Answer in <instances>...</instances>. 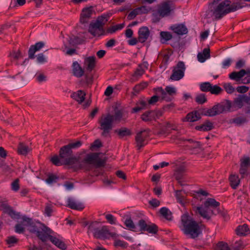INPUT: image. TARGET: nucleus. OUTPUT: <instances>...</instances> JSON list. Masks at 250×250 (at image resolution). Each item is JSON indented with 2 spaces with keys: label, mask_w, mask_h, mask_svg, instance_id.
Here are the masks:
<instances>
[{
  "label": "nucleus",
  "mask_w": 250,
  "mask_h": 250,
  "mask_svg": "<svg viewBox=\"0 0 250 250\" xmlns=\"http://www.w3.org/2000/svg\"><path fill=\"white\" fill-rule=\"evenodd\" d=\"M181 222V230L186 235L192 239L199 237L205 227L201 222H197L187 213L182 215Z\"/></svg>",
  "instance_id": "nucleus-1"
},
{
  "label": "nucleus",
  "mask_w": 250,
  "mask_h": 250,
  "mask_svg": "<svg viewBox=\"0 0 250 250\" xmlns=\"http://www.w3.org/2000/svg\"><path fill=\"white\" fill-rule=\"evenodd\" d=\"M82 145L81 141L74 142H70L68 145L61 147L59 151V157L63 164L65 165H72L79 163V158L73 155L72 149L80 147Z\"/></svg>",
  "instance_id": "nucleus-2"
},
{
  "label": "nucleus",
  "mask_w": 250,
  "mask_h": 250,
  "mask_svg": "<svg viewBox=\"0 0 250 250\" xmlns=\"http://www.w3.org/2000/svg\"><path fill=\"white\" fill-rule=\"evenodd\" d=\"M23 220L29 225V231L36 234V236L42 242H46L49 234L53 233V231L44 224L40 222L34 223L29 218L24 217Z\"/></svg>",
  "instance_id": "nucleus-3"
},
{
  "label": "nucleus",
  "mask_w": 250,
  "mask_h": 250,
  "mask_svg": "<svg viewBox=\"0 0 250 250\" xmlns=\"http://www.w3.org/2000/svg\"><path fill=\"white\" fill-rule=\"evenodd\" d=\"M230 3V1L225 0L219 4L213 12L216 20L220 19L226 14L243 7L239 3H233L232 4Z\"/></svg>",
  "instance_id": "nucleus-4"
},
{
  "label": "nucleus",
  "mask_w": 250,
  "mask_h": 250,
  "mask_svg": "<svg viewBox=\"0 0 250 250\" xmlns=\"http://www.w3.org/2000/svg\"><path fill=\"white\" fill-rule=\"evenodd\" d=\"M231 106V102L227 101L225 103H220L214 105L211 108L203 109L201 111V114L209 117L214 116L225 111H229Z\"/></svg>",
  "instance_id": "nucleus-5"
},
{
  "label": "nucleus",
  "mask_w": 250,
  "mask_h": 250,
  "mask_svg": "<svg viewBox=\"0 0 250 250\" xmlns=\"http://www.w3.org/2000/svg\"><path fill=\"white\" fill-rule=\"evenodd\" d=\"M112 115L108 113L103 114L99 119L98 123L100 125L99 128L102 130L101 135L104 137L109 136V134L113 127L114 123Z\"/></svg>",
  "instance_id": "nucleus-6"
},
{
  "label": "nucleus",
  "mask_w": 250,
  "mask_h": 250,
  "mask_svg": "<svg viewBox=\"0 0 250 250\" xmlns=\"http://www.w3.org/2000/svg\"><path fill=\"white\" fill-rule=\"evenodd\" d=\"M186 66L184 62L180 61L173 67L172 73L170 77V79L173 81H178L181 79L184 76Z\"/></svg>",
  "instance_id": "nucleus-7"
},
{
  "label": "nucleus",
  "mask_w": 250,
  "mask_h": 250,
  "mask_svg": "<svg viewBox=\"0 0 250 250\" xmlns=\"http://www.w3.org/2000/svg\"><path fill=\"white\" fill-rule=\"evenodd\" d=\"M171 11V6L169 2H164L160 4L157 10L153 13V16L156 18L159 16L161 18L168 16Z\"/></svg>",
  "instance_id": "nucleus-8"
},
{
  "label": "nucleus",
  "mask_w": 250,
  "mask_h": 250,
  "mask_svg": "<svg viewBox=\"0 0 250 250\" xmlns=\"http://www.w3.org/2000/svg\"><path fill=\"white\" fill-rule=\"evenodd\" d=\"M83 162L88 164H94L97 167L104 166V161L99 158V154L92 153L87 155L83 160Z\"/></svg>",
  "instance_id": "nucleus-9"
},
{
  "label": "nucleus",
  "mask_w": 250,
  "mask_h": 250,
  "mask_svg": "<svg viewBox=\"0 0 250 250\" xmlns=\"http://www.w3.org/2000/svg\"><path fill=\"white\" fill-rule=\"evenodd\" d=\"M117 234L114 232H110L107 227L103 226L101 229H98L94 232V236L98 239H107L110 237L115 238Z\"/></svg>",
  "instance_id": "nucleus-10"
},
{
  "label": "nucleus",
  "mask_w": 250,
  "mask_h": 250,
  "mask_svg": "<svg viewBox=\"0 0 250 250\" xmlns=\"http://www.w3.org/2000/svg\"><path fill=\"white\" fill-rule=\"evenodd\" d=\"M138 226L141 231H146L151 234H156L158 230V228L155 224H147L143 219L139 221Z\"/></svg>",
  "instance_id": "nucleus-11"
},
{
  "label": "nucleus",
  "mask_w": 250,
  "mask_h": 250,
  "mask_svg": "<svg viewBox=\"0 0 250 250\" xmlns=\"http://www.w3.org/2000/svg\"><path fill=\"white\" fill-rule=\"evenodd\" d=\"M149 131L146 130L138 133L135 137V141L138 149L145 146L146 144V138L148 137Z\"/></svg>",
  "instance_id": "nucleus-12"
},
{
  "label": "nucleus",
  "mask_w": 250,
  "mask_h": 250,
  "mask_svg": "<svg viewBox=\"0 0 250 250\" xmlns=\"http://www.w3.org/2000/svg\"><path fill=\"white\" fill-rule=\"evenodd\" d=\"M250 172V158L246 157L241 159L239 173L242 178L247 176Z\"/></svg>",
  "instance_id": "nucleus-13"
},
{
  "label": "nucleus",
  "mask_w": 250,
  "mask_h": 250,
  "mask_svg": "<svg viewBox=\"0 0 250 250\" xmlns=\"http://www.w3.org/2000/svg\"><path fill=\"white\" fill-rule=\"evenodd\" d=\"M93 12V8L92 6L83 8L81 14L80 22L82 23L88 22Z\"/></svg>",
  "instance_id": "nucleus-14"
},
{
  "label": "nucleus",
  "mask_w": 250,
  "mask_h": 250,
  "mask_svg": "<svg viewBox=\"0 0 250 250\" xmlns=\"http://www.w3.org/2000/svg\"><path fill=\"white\" fill-rule=\"evenodd\" d=\"M196 213L200 215L203 219L208 221L211 219L212 216L211 213L212 211H209V209L207 208L203 207H197L196 208Z\"/></svg>",
  "instance_id": "nucleus-15"
},
{
  "label": "nucleus",
  "mask_w": 250,
  "mask_h": 250,
  "mask_svg": "<svg viewBox=\"0 0 250 250\" xmlns=\"http://www.w3.org/2000/svg\"><path fill=\"white\" fill-rule=\"evenodd\" d=\"M150 35V31L146 26L141 27L138 31V41L141 43L145 42Z\"/></svg>",
  "instance_id": "nucleus-16"
},
{
  "label": "nucleus",
  "mask_w": 250,
  "mask_h": 250,
  "mask_svg": "<svg viewBox=\"0 0 250 250\" xmlns=\"http://www.w3.org/2000/svg\"><path fill=\"white\" fill-rule=\"evenodd\" d=\"M148 63L146 62L139 64L136 70L134 71L132 76L135 78L136 80L139 79L145 73L148 68Z\"/></svg>",
  "instance_id": "nucleus-17"
},
{
  "label": "nucleus",
  "mask_w": 250,
  "mask_h": 250,
  "mask_svg": "<svg viewBox=\"0 0 250 250\" xmlns=\"http://www.w3.org/2000/svg\"><path fill=\"white\" fill-rule=\"evenodd\" d=\"M44 45V43L42 42H38L34 45H32L28 50V58L30 59H34L35 52L40 50Z\"/></svg>",
  "instance_id": "nucleus-18"
},
{
  "label": "nucleus",
  "mask_w": 250,
  "mask_h": 250,
  "mask_svg": "<svg viewBox=\"0 0 250 250\" xmlns=\"http://www.w3.org/2000/svg\"><path fill=\"white\" fill-rule=\"evenodd\" d=\"M155 93L158 95H160V98L162 100L167 102H170L172 100L173 97L169 95L167 92L165 91L162 87H157L153 89Z\"/></svg>",
  "instance_id": "nucleus-19"
},
{
  "label": "nucleus",
  "mask_w": 250,
  "mask_h": 250,
  "mask_svg": "<svg viewBox=\"0 0 250 250\" xmlns=\"http://www.w3.org/2000/svg\"><path fill=\"white\" fill-rule=\"evenodd\" d=\"M170 29L179 35H183L188 33V28L184 24H175L170 26Z\"/></svg>",
  "instance_id": "nucleus-20"
},
{
  "label": "nucleus",
  "mask_w": 250,
  "mask_h": 250,
  "mask_svg": "<svg viewBox=\"0 0 250 250\" xmlns=\"http://www.w3.org/2000/svg\"><path fill=\"white\" fill-rule=\"evenodd\" d=\"M236 234L240 236H245L250 233V228L244 224L237 227L235 229Z\"/></svg>",
  "instance_id": "nucleus-21"
},
{
  "label": "nucleus",
  "mask_w": 250,
  "mask_h": 250,
  "mask_svg": "<svg viewBox=\"0 0 250 250\" xmlns=\"http://www.w3.org/2000/svg\"><path fill=\"white\" fill-rule=\"evenodd\" d=\"M95 60L96 58L94 56L86 57L84 59V64L88 71H91L94 68Z\"/></svg>",
  "instance_id": "nucleus-22"
},
{
  "label": "nucleus",
  "mask_w": 250,
  "mask_h": 250,
  "mask_svg": "<svg viewBox=\"0 0 250 250\" xmlns=\"http://www.w3.org/2000/svg\"><path fill=\"white\" fill-rule=\"evenodd\" d=\"M48 239H49L53 244L60 249L62 250H65L67 249V246L65 243L57 237H54L51 234H49L48 235Z\"/></svg>",
  "instance_id": "nucleus-23"
},
{
  "label": "nucleus",
  "mask_w": 250,
  "mask_h": 250,
  "mask_svg": "<svg viewBox=\"0 0 250 250\" xmlns=\"http://www.w3.org/2000/svg\"><path fill=\"white\" fill-rule=\"evenodd\" d=\"M85 95L86 94L83 91L79 90L76 92H73L71 94V97L77 101L79 104H82L85 99Z\"/></svg>",
  "instance_id": "nucleus-24"
},
{
  "label": "nucleus",
  "mask_w": 250,
  "mask_h": 250,
  "mask_svg": "<svg viewBox=\"0 0 250 250\" xmlns=\"http://www.w3.org/2000/svg\"><path fill=\"white\" fill-rule=\"evenodd\" d=\"M73 74L77 77L80 78L83 76L84 70L77 62H74L72 64Z\"/></svg>",
  "instance_id": "nucleus-25"
},
{
  "label": "nucleus",
  "mask_w": 250,
  "mask_h": 250,
  "mask_svg": "<svg viewBox=\"0 0 250 250\" xmlns=\"http://www.w3.org/2000/svg\"><path fill=\"white\" fill-rule=\"evenodd\" d=\"M201 118L200 114L197 111L188 113L183 121L195 122Z\"/></svg>",
  "instance_id": "nucleus-26"
},
{
  "label": "nucleus",
  "mask_w": 250,
  "mask_h": 250,
  "mask_svg": "<svg viewBox=\"0 0 250 250\" xmlns=\"http://www.w3.org/2000/svg\"><path fill=\"white\" fill-rule=\"evenodd\" d=\"M0 209L3 210V212L5 213H7L12 218H17L19 216L18 213H17L11 207L6 205H1L0 206Z\"/></svg>",
  "instance_id": "nucleus-27"
},
{
  "label": "nucleus",
  "mask_w": 250,
  "mask_h": 250,
  "mask_svg": "<svg viewBox=\"0 0 250 250\" xmlns=\"http://www.w3.org/2000/svg\"><path fill=\"white\" fill-rule=\"evenodd\" d=\"M247 74V72L244 69H241L239 72L233 71L229 75V78L236 81H238L241 78L243 77Z\"/></svg>",
  "instance_id": "nucleus-28"
},
{
  "label": "nucleus",
  "mask_w": 250,
  "mask_h": 250,
  "mask_svg": "<svg viewBox=\"0 0 250 250\" xmlns=\"http://www.w3.org/2000/svg\"><path fill=\"white\" fill-rule=\"evenodd\" d=\"M113 121L114 122H120L121 121H125V117L124 112L121 110H117L115 111L114 115H112Z\"/></svg>",
  "instance_id": "nucleus-29"
},
{
  "label": "nucleus",
  "mask_w": 250,
  "mask_h": 250,
  "mask_svg": "<svg viewBox=\"0 0 250 250\" xmlns=\"http://www.w3.org/2000/svg\"><path fill=\"white\" fill-rule=\"evenodd\" d=\"M213 128V123L209 121H206L204 124L196 126L195 129L203 131L211 130Z\"/></svg>",
  "instance_id": "nucleus-30"
},
{
  "label": "nucleus",
  "mask_w": 250,
  "mask_h": 250,
  "mask_svg": "<svg viewBox=\"0 0 250 250\" xmlns=\"http://www.w3.org/2000/svg\"><path fill=\"white\" fill-rule=\"evenodd\" d=\"M210 57V49L208 48L204 49L202 52L199 53L197 55L198 60L201 62H204L206 59Z\"/></svg>",
  "instance_id": "nucleus-31"
},
{
  "label": "nucleus",
  "mask_w": 250,
  "mask_h": 250,
  "mask_svg": "<svg viewBox=\"0 0 250 250\" xmlns=\"http://www.w3.org/2000/svg\"><path fill=\"white\" fill-rule=\"evenodd\" d=\"M210 57V49L208 48L204 49L202 52L199 53L197 55L198 60L201 62H204L206 59Z\"/></svg>",
  "instance_id": "nucleus-32"
},
{
  "label": "nucleus",
  "mask_w": 250,
  "mask_h": 250,
  "mask_svg": "<svg viewBox=\"0 0 250 250\" xmlns=\"http://www.w3.org/2000/svg\"><path fill=\"white\" fill-rule=\"evenodd\" d=\"M210 57V49L208 48L204 49L202 52L199 53L197 55L198 60L201 62H204L206 59Z\"/></svg>",
  "instance_id": "nucleus-33"
},
{
  "label": "nucleus",
  "mask_w": 250,
  "mask_h": 250,
  "mask_svg": "<svg viewBox=\"0 0 250 250\" xmlns=\"http://www.w3.org/2000/svg\"><path fill=\"white\" fill-rule=\"evenodd\" d=\"M210 57V49L208 48L204 49L202 52L199 53L197 55L198 60L201 62H204L206 59Z\"/></svg>",
  "instance_id": "nucleus-34"
},
{
  "label": "nucleus",
  "mask_w": 250,
  "mask_h": 250,
  "mask_svg": "<svg viewBox=\"0 0 250 250\" xmlns=\"http://www.w3.org/2000/svg\"><path fill=\"white\" fill-rule=\"evenodd\" d=\"M204 206L209 209L211 208L220 207V203L213 198H208L204 202Z\"/></svg>",
  "instance_id": "nucleus-35"
},
{
  "label": "nucleus",
  "mask_w": 250,
  "mask_h": 250,
  "mask_svg": "<svg viewBox=\"0 0 250 250\" xmlns=\"http://www.w3.org/2000/svg\"><path fill=\"white\" fill-rule=\"evenodd\" d=\"M230 185L233 189H236L240 184V180L238 175L231 174L229 177Z\"/></svg>",
  "instance_id": "nucleus-36"
},
{
  "label": "nucleus",
  "mask_w": 250,
  "mask_h": 250,
  "mask_svg": "<svg viewBox=\"0 0 250 250\" xmlns=\"http://www.w3.org/2000/svg\"><path fill=\"white\" fill-rule=\"evenodd\" d=\"M186 172V168L184 165H182L178 166L176 168L174 173L176 179L177 180H181Z\"/></svg>",
  "instance_id": "nucleus-37"
},
{
  "label": "nucleus",
  "mask_w": 250,
  "mask_h": 250,
  "mask_svg": "<svg viewBox=\"0 0 250 250\" xmlns=\"http://www.w3.org/2000/svg\"><path fill=\"white\" fill-rule=\"evenodd\" d=\"M148 104L143 100H140L136 103V106L132 108V113H135L140 111L141 110L147 108Z\"/></svg>",
  "instance_id": "nucleus-38"
},
{
  "label": "nucleus",
  "mask_w": 250,
  "mask_h": 250,
  "mask_svg": "<svg viewBox=\"0 0 250 250\" xmlns=\"http://www.w3.org/2000/svg\"><path fill=\"white\" fill-rule=\"evenodd\" d=\"M209 211H212L213 213H211V215H220L224 219L227 218V212L225 210H221L219 207L211 208L209 209Z\"/></svg>",
  "instance_id": "nucleus-39"
},
{
  "label": "nucleus",
  "mask_w": 250,
  "mask_h": 250,
  "mask_svg": "<svg viewBox=\"0 0 250 250\" xmlns=\"http://www.w3.org/2000/svg\"><path fill=\"white\" fill-rule=\"evenodd\" d=\"M148 86V83L146 82H142L139 84L135 85L133 88L132 94L136 95L141 91L144 90Z\"/></svg>",
  "instance_id": "nucleus-40"
},
{
  "label": "nucleus",
  "mask_w": 250,
  "mask_h": 250,
  "mask_svg": "<svg viewBox=\"0 0 250 250\" xmlns=\"http://www.w3.org/2000/svg\"><path fill=\"white\" fill-rule=\"evenodd\" d=\"M155 111H148L144 113L141 116V119L145 122L150 121L155 119Z\"/></svg>",
  "instance_id": "nucleus-41"
},
{
  "label": "nucleus",
  "mask_w": 250,
  "mask_h": 250,
  "mask_svg": "<svg viewBox=\"0 0 250 250\" xmlns=\"http://www.w3.org/2000/svg\"><path fill=\"white\" fill-rule=\"evenodd\" d=\"M68 206L73 209L82 210L84 208L83 204L78 203L71 199H68Z\"/></svg>",
  "instance_id": "nucleus-42"
},
{
  "label": "nucleus",
  "mask_w": 250,
  "mask_h": 250,
  "mask_svg": "<svg viewBox=\"0 0 250 250\" xmlns=\"http://www.w3.org/2000/svg\"><path fill=\"white\" fill-rule=\"evenodd\" d=\"M120 138H123L125 136H130L131 134V131L126 127H122L119 129L115 130Z\"/></svg>",
  "instance_id": "nucleus-43"
},
{
  "label": "nucleus",
  "mask_w": 250,
  "mask_h": 250,
  "mask_svg": "<svg viewBox=\"0 0 250 250\" xmlns=\"http://www.w3.org/2000/svg\"><path fill=\"white\" fill-rule=\"evenodd\" d=\"M160 212L167 220H171L172 219V213L167 208L164 207L161 208L160 210Z\"/></svg>",
  "instance_id": "nucleus-44"
},
{
  "label": "nucleus",
  "mask_w": 250,
  "mask_h": 250,
  "mask_svg": "<svg viewBox=\"0 0 250 250\" xmlns=\"http://www.w3.org/2000/svg\"><path fill=\"white\" fill-rule=\"evenodd\" d=\"M124 23L118 24L112 26L107 28L106 32L107 33L113 34L118 30H121L122 28H124Z\"/></svg>",
  "instance_id": "nucleus-45"
},
{
  "label": "nucleus",
  "mask_w": 250,
  "mask_h": 250,
  "mask_svg": "<svg viewBox=\"0 0 250 250\" xmlns=\"http://www.w3.org/2000/svg\"><path fill=\"white\" fill-rule=\"evenodd\" d=\"M160 37L161 41L163 43L170 40L172 38L171 34L167 31H161L160 32Z\"/></svg>",
  "instance_id": "nucleus-46"
},
{
  "label": "nucleus",
  "mask_w": 250,
  "mask_h": 250,
  "mask_svg": "<svg viewBox=\"0 0 250 250\" xmlns=\"http://www.w3.org/2000/svg\"><path fill=\"white\" fill-rule=\"evenodd\" d=\"M247 121V118L244 116H238L232 120V122L237 125H241Z\"/></svg>",
  "instance_id": "nucleus-47"
},
{
  "label": "nucleus",
  "mask_w": 250,
  "mask_h": 250,
  "mask_svg": "<svg viewBox=\"0 0 250 250\" xmlns=\"http://www.w3.org/2000/svg\"><path fill=\"white\" fill-rule=\"evenodd\" d=\"M216 250H233L230 248L228 243L221 241L218 242L215 247Z\"/></svg>",
  "instance_id": "nucleus-48"
},
{
  "label": "nucleus",
  "mask_w": 250,
  "mask_h": 250,
  "mask_svg": "<svg viewBox=\"0 0 250 250\" xmlns=\"http://www.w3.org/2000/svg\"><path fill=\"white\" fill-rule=\"evenodd\" d=\"M29 151V148L27 146L22 143H20L18 146V153L22 155H26Z\"/></svg>",
  "instance_id": "nucleus-49"
},
{
  "label": "nucleus",
  "mask_w": 250,
  "mask_h": 250,
  "mask_svg": "<svg viewBox=\"0 0 250 250\" xmlns=\"http://www.w3.org/2000/svg\"><path fill=\"white\" fill-rule=\"evenodd\" d=\"M182 190H176L175 191V195L177 201L182 205H184L186 203L185 196L181 193Z\"/></svg>",
  "instance_id": "nucleus-50"
},
{
  "label": "nucleus",
  "mask_w": 250,
  "mask_h": 250,
  "mask_svg": "<svg viewBox=\"0 0 250 250\" xmlns=\"http://www.w3.org/2000/svg\"><path fill=\"white\" fill-rule=\"evenodd\" d=\"M211 84L209 82H205L200 84V90L203 92H209L211 88Z\"/></svg>",
  "instance_id": "nucleus-51"
},
{
  "label": "nucleus",
  "mask_w": 250,
  "mask_h": 250,
  "mask_svg": "<svg viewBox=\"0 0 250 250\" xmlns=\"http://www.w3.org/2000/svg\"><path fill=\"white\" fill-rule=\"evenodd\" d=\"M18 241L19 239L13 236H9L6 239V243L9 245V247L14 246V245L17 244Z\"/></svg>",
  "instance_id": "nucleus-52"
},
{
  "label": "nucleus",
  "mask_w": 250,
  "mask_h": 250,
  "mask_svg": "<svg viewBox=\"0 0 250 250\" xmlns=\"http://www.w3.org/2000/svg\"><path fill=\"white\" fill-rule=\"evenodd\" d=\"M223 91V89L220 86H219L217 85H211V88H210L209 92L214 95H219L220 94L222 91Z\"/></svg>",
  "instance_id": "nucleus-53"
},
{
  "label": "nucleus",
  "mask_w": 250,
  "mask_h": 250,
  "mask_svg": "<svg viewBox=\"0 0 250 250\" xmlns=\"http://www.w3.org/2000/svg\"><path fill=\"white\" fill-rule=\"evenodd\" d=\"M110 15L109 14H104L97 18V21L103 26L108 21Z\"/></svg>",
  "instance_id": "nucleus-54"
},
{
  "label": "nucleus",
  "mask_w": 250,
  "mask_h": 250,
  "mask_svg": "<svg viewBox=\"0 0 250 250\" xmlns=\"http://www.w3.org/2000/svg\"><path fill=\"white\" fill-rule=\"evenodd\" d=\"M51 161L54 165L57 166L64 165L63 161L61 160V158L57 155H55L52 157Z\"/></svg>",
  "instance_id": "nucleus-55"
},
{
  "label": "nucleus",
  "mask_w": 250,
  "mask_h": 250,
  "mask_svg": "<svg viewBox=\"0 0 250 250\" xmlns=\"http://www.w3.org/2000/svg\"><path fill=\"white\" fill-rule=\"evenodd\" d=\"M195 100L198 104H203L207 102V98L204 94H200L196 97Z\"/></svg>",
  "instance_id": "nucleus-56"
},
{
  "label": "nucleus",
  "mask_w": 250,
  "mask_h": 250,
  "mask_svg": "<svg viewBox=\"0 0 250 250\" xmlns=\"http://www.w3.org/2000/svg\"><path fill=\"white\" fill-rule=\"evenodd\" d=\"M244 248V244L242 241L239 240L236 241L232 245V248H231L233 250H240Z\"/></svg>",
  "instance_id": "nucleus-57"
},
{
  "label": "nucleus",
  "mask_w": 250,
  "mask_h": 250,
  "mask_svg": "<svg viewBox=\"0 0 250 250\" xmlns=\"http://www.w3.org/2000/svg\"><path fill=\"white\" fill-rule=\"evenodd\" d=\"M53 206L50 204H47L44 208V213L48 217L51 216V214L53 211Z\"/></svg>",
  "instance_id": "nucleus-58"
},
{
  "label": "nucleus",
  "mask_w": 250,
  "mask_h": 250,
  "mask_svg": "<svg viewBox=\"0 0 250 250\" xmlns=\"http://www.w3.org/2000/svg\"><path fill=\"white\" fill-rule=\"evenodd\" d=\"M114 245L115 247H120L123 249H125L127 246V243L120 240H115Z\"/></svg>",
  "instance_id": "nucleus-59"
},
{
  "label": "nucleus",
  "mask_w": 250,
  "mask_h": 250,
  "mask_svg": "<svg viewBox=\"0 0 250 250\" xmlns=\"http://www.w3.org/2000/svg\"><path fill=\"white\" fill-rule=\"evenodd\" d=\"M125 225L130 230H133L135 228V226L131 218L126 219L125 222Z\"/></svg>",
  "instance_id": "nucleus-60"
},
{
  "label": "nucleus",
  "mask_w": 250,
  "mask_h": 250,
  "mask_svg": "<svg viewBox=\"0 0 250 250\" xmlns=\"http://www.w3.org/2000/svg\"><path fill=\"white\" fill-rule=\"evenodd\" d=\"M165 91L172 97H173V96L175 95L176 93V89L174 87L169 86H166Z\"/></svg>",
  "instance_id": "nucleus-61"
},
{
  "label": "nucleus",
  "mask_w": 250,
  "mask_h": 250,
  "mask_svg": "<svg viewBox=\"0 0 250 250\" xmlns=\"http://www.w3.org/2000/svg\"><path fill=\"white\" fill-rule=\"evenodd\" d=\"M189 142L190 145L189 146V147L190 149H196V148H200L201 145L199 142H194L193 140H190Z\"/></svg>",
  "instance_id": "nucleus-62"
},
{
  "label": "nucleus",
  "mask_w": 250,
  "mask_h": 250,
  "mask_svg": "<svg viewBox=\"0 0 250 250\" xmlns=\"http://www.w3.org/2000/svg\"><path fill=\"white\" fill-rule=\"evenodd\" d=\"M11 188L14 191H17L20 188L19 180L16 179L11 184Z\"/></svg>",
  "instance_id": "nucleus-63"
},
{
  "label": "nucleus",
  "mask_w": 250,
  "mask_h": 250,
  "mask_svg": "<svg viewBox=\"0 0 250 250\" xmlns=\"http://www.w3.org/2000/svg\"><path fill=\"white\" fill-rule=\"evenodd\" d=\"M99 224L97 222H93L91 223L90 225L88 226V230L89 231L93 232H96L99 229L97 228V226Z\"/></svg>",
  "instance_id": "nucleus-64"
}]
</instances>
